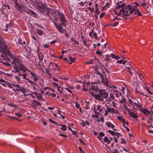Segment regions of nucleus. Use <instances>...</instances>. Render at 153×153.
Returning <instances> with one entry per match:
<instances>
[{
  "label": "nucleus",
  "instance_id": "nucleus-9",
  "mask_svg": "<svg viewBox=\"0 0 153 153\" xmlns=\"http://www.w3.org/2000/svg\"><path fill=\"white\" fill-rule=\"evenodd\" d=\"M93 111L94 113V114H92L91 116L93 118H98L100 115V112H97L95 108L93 109Z\"/></svg>",
  "mask_w": 153,
  "mask_h": 153
},
{
  "label": "nucleus",
  "instance_id": "nucleus-12",
  "mask_svg": "<svg viewBox=\"0 0 153 153\" xmlns=\"http://www.w3.org/2000/svg\"><path fill=\"white\" fill-rule=\"evenodd\" d=\"M91 88H89V91L90 93L92 95V93L91 92H92V93H94L93 92H92L93 91H97L98 90V88L95 86L94 85H92V86H91Z\"/></svg>",
  "mask_w": 153,
  "mask_h": 153
},
{
  "label": "nucleus",
  "instance_id": "nucleus-51",
  "mask_svg": "<svg viewBox=\"0 0 153 153\" xmlns=\"http://www.w3.org/2000/svg\"><path fill=\"white\" fill-rule=\"evenodd\" d=\"M50 89V88L48 87H45L44 88V89L43 90H42L41 92V93L42 94H44V91H45L47 89Z\"/></svg>",
  "mask_w": 153,
  "mask_h": 153
},
{
  "label": "nucleus",
  "instance_id": "nucleus-56",
  "mask_svg": "<svg viewBox=\"0 0 153 153\" xmlns=\"http://www.w3.org/2000/svg\"><path fill=\"white\" fill-rule=\"evenodd\" d=\"M1 62L3 63L5 65H6L7 66H11L10 64L9 63H8L7 62H5L4 61H1Z\"/></svg>",
  "mask_w": 153,
  "mask_h": 153
},
{
  "label": "nucleus",
  "instance_id": "nucleus-60",
  "mask_svg": "<svg viewBox=\"0 0 153 153\" xmlns=\"http://www.w3.org/2000/svg\"><path fill=\"white\" fill-rule=\"evenodd\" d=\"M93 33H94L93 31L90 32L89 33V36L92 38L94 37V36H93Z\"/></svg>",
  "mask_w": 153,
  "mask_h": 153
},
{
  "label": "nucleus",
  "instance_id": "nucleus-34",
  "mask_svg": "<svg viewBox=\"0 0 153 153\" xmlns=\"http://www.w3.org/2000/svg\"><path fill=\"white\" fill-rule=\"evenodd\" d=\"M19 43L20 44L23 45L25 43V42L24 40H23L22 39L19 38Z\"/></svg>",
  "mask_w": 153,
  "mask_h": 153
},
{
  "label": "nucleus",
  "instance_id": "nucleus-57",
  "mask_svg": "<svg viewBox=\"0 0 153 153\" xmlns=\"http://www.w3.org/2000/svg\"><path fill=\"white\" fill-rule=\"evenodd\" d=\"M14 77L15 78L16 80L17 81H20V78L17 76H14Z\"/></svg>",
  "mask_w": 153,
  "mask_h": 153
},
{
  "label": "nucleus",
  "instance_id": "nucleus-7",
  "mask_svg": "<svg viewBox=\"0 0 153 153\" xmlns=\"http://www.w3.org/2000/svg\"><path fill=\"white\" fill-rule=\"evenodd\" d=\"M27 74H23L22 76H23V78L27 80L29 84L31 85H37V84L36 83V82L33 81L27 78Z\"/></svg>",
  "mask_w": 153,
  "mask_h": 153
},
{
  "label": "nucleus",
  "instance_id": "nucleus-27",
  "mask_svg": "<svg viewBox=\"0 0 153 153\" xmlns=\"http://www.w3.org/2000/svg\"><path fill=\"white\" fill-rule=\"evenodd\" d=\"M14 1V3L15 4V7L16 9H19L20 8V6L19 5L18 3V0H13Z\"/></svg>",
  "mask_w": 153,
  "mask_h": 153
},
{
  "label": "nucleus",
  "instance_id": "nucleus-43",
  "mask_svg": "<svg viewBox=\"0 0 153 153\" xmlns=\"http://www.w3.org/2000/svg\"><path fill=\"white\" fill-rule=\"evenodd\" d=\"M125 102L126 99L123 97H122L121 100L119 101V102L121 103H125Z\"/></svg>",
  "mask_w": 153,
  "mask_h": 153
},
{
  "label": "nucleus",
  "instance_id": "nucleus-5",
  "mask_svg": "<svg viewBox=\"0 0 153 153\" xmlns=\"http://www.w3.org/2000/svg\"><path fill=\"white\" fill-rule=\"evenodd\" d=\"M122 16H129L131 14L134 12V8L130 5H128L123 9H121Z\"/></svg>",
  "mask_w": 153,
  "mask_h": 153
},
{
  "label": "nucleus",
  "instance_id": "nucleus-29",
  "mask_svg": "<svg viewBox=\"0 0 153 153\" xmlns=\"http://www.w3.org/2000/svg\"><path fill=\"white\" fill-rule=\"evenodd\" d=\"M110 113H114L116 114H118L119 111L118 110H115L113 108H110Z\"/></svg>",
  "mask_w": 153,
  "mask_h": 153
},
{
  "label": "nucleus",
  "instance_id": "nucleus-3",
  "mask_svg": "<svg viewBox=\"0 0 153 153\" xmlns=\"http://www.w3.org/2000/svg\"><path fill=\"white\" fill-rule=\"evenodd\" d=\"M91 93L92 96L96 99L100 101H103L104 99H106L108 97V94L105 90H99V93L98 94H95L94 93Z\"/></svg>",
  "mask_w": 153,
  "mask_h": 153
},
{
  "label": "nucleus",
  "instance_id": "nucleus-18",
  "mask_svg": "<svg viewBox=\"0 0 153 153\" xmlns=\"http://www.w3.org/2000/svg\"><path fill=\"white\" fill-rule=\"evenodd\" d=\"M113 94H114L112 93H111L110 94L109 97H107V99H106L107 101L109 102L110 100H112L114 98V97Z\"/></svg>",
  "mask_w": 153,
  "mask_h": 153
},
{
  "label": "nucleus",
  "instance_id": "nucleus-6",
  "mask_svg": "<svg viewBox=\"0 0 153 153\" xmlns=\"http://www.w3.org/2000/svg\"><path fill=\"white\" fill-rule=\"evenodd\" d=\"M15 86L14 87L16 88H13V90L14 91L15 93H16V91L22 92L24 93L26 92V90L25 87L21 86L18 84H15Z\"/></svg>",
  "mask_w": 153,
  "mask_h": 153
},
{
  "label": "nucleus",
  "instance_id": "nucleus-53",
  "mask_svg": "<svg viewBox=\"0 0 153 153\" xmlns=\"http://www.w3.org/2000/svg\"><path fill=\"white\" fill-rule=\"evenodd\" d=\"M120 135L121 134L120 133L118 132H116L114 135V137H116V136H117V137H116V138H118L120 136Z\"/></svg>",
  "mask_w": 153,
  "mask_h": 153
},
{
  "label": "nucleus",
  "instance_id": "nucleus-11",
  "mask_svg": "<svg viewBox=\"0 0 153 153\" xmlns=\"http://www.w3.org/2000/svg\"><path fill=\"white\" fill-rule=\"evenodd\" d=\"M25 13L30 15L31 16L35 18L37 17L38 15L37 14L31 10H29V11H26Z\"/></svg>",
  "mask_w": 153,
  "mask_h": 153
},
{
  "label": "nucleus",
  "instance_id": "nucleus-20",
  "mask_svg": "<svg viewBox=\"0 0 153 153\" xmlns=\"http://www.w3.org/2000/svg\"><path fill=\"white\" fill-rule=\"evenodd\" d=\"M113 94L115 95V97L117 98L119 97L120 96H121V93L117 90L114 91Z\"/></svg>",
  "mask_w": 153,
  "mask_h": 153
},
{
  "label": "nucleus",
  "instance_id": "nucleus-15",
  "mask_svg": "<svg viewBox=\"0 0 153 153\" xmlns=\"http://www.w3.org/2000/svg\"><path fill=\"white\" fill-rule=\"evenodd\" d=\"M19 69L21 71L24 72H25L26 70L27 71V69H28L25 66L22 65V64L19 66Z\"/></svg>",
  "mask_w": 153,
  "mask_h": 153
},
{
  "label": "nucleus",
  "instance_id": "nucleus-24",
  "mask_svg": "<svg viewBox=\"0 0 153 153\" xmlns=\"http://www.w3.org/2000/svg\"><path fill=\"white\" fill-rule=\"evenodd\" d=\"M117 118L120 121H121L123 124H125V121L122 116H118Z\"/></svg>",
  "mask_w": 153,
  "mask_h": 153
},
{
  "label": "nucleus",
  "instance_id": "nucleus-59",
  "mask_svg": "<svg viewBox=\"0 0 153 153\" xmlns=\"http://www.w3.org/2000/svg\"><path fill=\"white\" fill-rule=\"evenodd\" d=\"M88 8L90 10V11L91 12H93L94 11V7H93L92 8H91V7H88Z\"/></svg>",
  "mask_w": 153,
  "mask_h": 153
},
{
  "label": "nucleus",
  "instance_id": "nucleus-39",
  "mask_svg": "<svg viewBox=\"0 0 153 153\" xmlns=\"http://www.w3.org/2000/svg\"><path fill=\"white\" fill-rule=\"evenodd\" d=\"M95 61L93 59H91L90 61H87L86 63L87 64H93L94 63Z\"/></svg>",
  "mask_w": 153,
  "mask_h": 153
},
{
  "label": "nucleus",
  "instance_id": "nucleus-8",
  "mask_svg": "<svg viewBox=\"0 0 153 153\" xmlns=\"http://www.w3.org/2000/svg\"><path fill=\"white\" fill-rule=\"evenodd\" d=\"M27 71L30 72L31 75V78H33L34 81H36L39 80V76L35 73H34L28 69H27Z\"/></svg>",
  "mask_w": 153,
  "mask_h": 153
},
{
  "label": "nucleus",
  "instance_id": "nucleus-30",
  "mask_svg": "<svg viewBox=\"0 0 153 153\" xmlns=\"http://www.w3.org/2000/svg\"><path fill=\"white\" fill-rule=\"evenodd\" d=\"M142 90H143L144 91H147L150 94H152V93L150 91L149 89L145 87H143Z\"/></svg>",
  "mask_w": 153,
  "mask_h": 153
},
{
  "label": "nucleus",
  "instance_id": "nucleus-48",
  "mask_svg": "<svg viewBox=\"0 0 153 153\" xmlns=\"http://www.w3.org/2000/svg\"><path fill=\"white\" fill-rule=\"evenodd\" d=\"M69 59L70 60L71 62L69 63V64H71L73 62H74V60L75 59V58H72L71 57H69Z\"/></svg>",
  "mask_w": 153,
  "mask_h": 153
},
{
  "label": "nucleus",
  "instance_id": "nucleus-23",
  "mask_svg": "<svg viewBox=\"0 0 153 153\" xmlns=\"http://www.w3.org/2000/svg\"><path fill=\"white\" fill-rule=\"evenodd\" d=\"M134 15H137L138 16H141L142 15V14L138 10H135V8H134Z\"/></svg>",
  "mask_w": 153,
  "mask_h": 153
},
{
  "label": "nucleus",
  "instance_id": "nucleus-14",
  "mask_svg": "<svg viewBox=\"0 0 153 153\" xmlns=\"http://www.w3.org/2000/svg\"><path fill=\"white\" fill-rule=\"evenodd\" d=\"M13 72L16 73L19 72V66L14 65L13 66V69L12 70Z\"/></svg>",
  "mask_w": 153,
  "mask_h": 153
},
{
  "label": "nucleus",
  "instance_id": "nucleus-52",
  "mask_svg": "<svg viewBox=\"0 0 153 153\" xmlns=\"http://www.w3.org/2000/svg\"><path fill=\"white\" fill-rule=\"evenodd\" d=\"M96 53L97 54H98L99 56H101L102 55V52H101L99 51H97L96 52Z\"/></svg>",
  "mask_w": 153,
  "mask_h": 153
},
{
  "label": "nucleus",
  "instance_id": "nucleus-45",
  "mask_svg": "<svg viewBox=\"0 0 153 153\" xmlns=\"http://www.w3.org/2000/svg\"><path fill=\"white\" fill-rule=\"evenodd\" d=\"M9 118L13 119V120H18L19 121H20L19 120L18 118H17L16 117H14V116H7Z\"/></svg>",
  "mask_w": 153,
  "mask_h": 153
},
{
  "label": "nucleus",
  "instance_id": "nucleus-58",
  "mask_svg": "<svg viewBox=\"0 0 153 153\" xmlns=\"http://www.w3.org/2000/svg\"><path fill=\"white\" fill-rule=\"evenodd\" d=\"M112 23L113 24L114 27H115L118 25L119 22L118 21H116L114 22H113Z\"/></svg>",
  "mask_w": 153,
  "mask_h": 153
},
{
  "label": "nucleus",
  "instance_id": "nucleus-54",
  "mask_svg": "<svg viewBox=\"0 0 153 153\" xmlns=\"http://www.w3.org/2000/svg\"><path fill=\"white\" fill-rule=\"evenodd\" d=\"M33 101L35 102L36 104V106H37V105H39V106L41 105V103L38 101L34 100H33Z\"/></svg>",
  "mask_w": 153,
  "mask_h": 153
},
{
  "label": "nucleus",
  "instance_id": "nucleus-10",
  "mask_svg": "<svg viewBox=\"0 0 153 153\" xmlns=\"http://www.w3.org/2000/svg\"><path fill=\"white\" fill-rule=\"evenodd\" d=\"M135 92L136 93L139 94L145 97L147 96L145 93L146 92H144L143 90H142V88L141 90H139L137 88H135Z\"/></svg>",
  "mask_w": 153,
  "mask_h": 153
},
{
  "label": "nucleus",
  "instance_id": "nucleus-16",
  "mask_svg": "<svg viewBox=\"0 0 153 153\" xmlns=\"http://www.w3.org/2000/svg\"><path fill=\"white\" fill-rule=\"evenodd\" d=\"M141 111L142 112L144 113L147 116H149V115L151 114V112L145 109H143L141 110Z\"/></svg>",
  "mask_w": 153,
  "mask_h": 153
},
{
  "label": "nucleus",
  "instance_id": "nucleus-17",
  "mask_svg": "<svg viewBox=\"0 0 153 153\" xmlns=\"http://www.w3.org/2000/svg\"><path fill=\"white\" fill-rule=\"evenodd\" d=\"M122 10L121 9H120V11L119 13H118V10H116L115 9L114 10V11L115 14L119 16H122Z\"/></svg>",
  "mask_w": 153,
  "mask_h": 153
},
{
  "label": "nucleus",
  "instance_id": "nucleus-49",
  "mask_svg": "<svg viewBox=\"0 0 153 153\" xmlns=\"http://www.w3.org/2000/svg\"><path fill=\"white\" fill-rule=\"evenodd\" d=\"M96 73L97 75H99L100 76L101 79H102V78L103 77V75L99 71H97L96 72Z\"/></svg>",
  "mask_w": 153,
  "mask_h": 153
},
{
  "label": "nucleus",
  "instance_id": "nucleus-21",
  "mask_svg": "<svg viewBox=\"0 0 153 153\" xmlns=\"http://www.w3.org/2000/svg\"><path fill=\"white\" fill-rule=\"evenodd\" d=\"M140 4L141 6L143 7H144L145 9L146 10L147 8H148L149 7L148 5H147V4L146 2H142L141 3H140Z\"/></svg>",
  "mask_w": 153,
  "mask_h": 153
},
{
  "label": "nucleus",
  "instance_id": "nucleus-44",
  "mask_svg": "<svg viewBox=\"0 0 153 153\" xmlns=\"http://www.w3.org/2000/svg\"><path fill=\"white\" fill-rule=\"evenodd\" d=\"M133 4L134 5L132 7H134V8H135V7H139V4L138 3L136 2H134L133 3Z\"/></svg>",
  "mask_w": 153,
  "mask_h": 153
},
{
  "label": "nucleus",
  "instance_id": "nucleus-50",
  "mask_svg": "<svg viewBox=\"0 0 153 153\" xmlns=\"http://www.w3.org/2000/svg\"><path fill=\"white\" fill-rule=\"evenodd\" d=\"M106 56V58L105 59L107 61H109L110 60H111V59L109 58V57H110V56H109V54H107L105 55Z\"/></svg>",
  "mask_w": 153,
  "mask_h": 153
},
{
  "label": "nucleus",
  "instance_id": "nucleus-19",
  "mask_svg": "<svg viewBox=\"0 0 153 153\" xmlns=\"http://www.w3.org/2000/svg\"><path fill=\"white\" fill-rule=\"evenodd\" d=\"M0 82H1L0 84L3 85L5 87H6L7 86V84L8 82L6 81H5L4 80L1 79H0Z\"/></svg>",
  "mask_w": 153,
  "mask_h": 153
},
{
  "label": "nucleus",
  "instance_id": "nucleus-46",
  "mask_svg": "<svg viewBox=\"0 0 153 153\" xmlns=\"http://www.w3.org/2000/svg\"><path fill=\"white\" fill-rule=\"evenodd\" d=\"M108 132L110 134H111L113 136H114L116 133L114 131H112L110 130H108Z\"/></svg>",
  "mask_w": 153,
  "mask_h": 153
},
{
  "label": "nucleus",
  "instance_id": "nucleus-37",
  "mask_svg": "<svg viewBox=\"0 0 153 153\" xmlns=\"http://www.w3.org/2000/svg\"><path fill=\"white\" fill-rule=\"evenodd\" d=\"M117 62L119 63H122L124 65L126 63V62L125 60L123 61L122 59H121L119 60H117Z\"/></svg>",
  "mask_w": 153,
  "mask_h": 153
},
{
  "label": "nucleus",
  "instance_id": "nucleus-55",
  "mask_svg": "<svg viewBox=\"0 0 153 153\" xmlns=\"http://www.w3.org/2000/svg\"><path fill=\"white\" fill-rule=\"evenodd\" d=\"M9 27H10V25L9 24L7 25L6 26V29H4V30L6 31H8Z\"/></svg>",
  "mask_w": 153,
  "mask_h": 153
},
{
  "label": "nucleus",
  "instance_id": "nucleus-28",
  "mask_svg": "<svg viewBox=\"0 0 153 153\" xmlns=\"http://www.w3.org/2000/svg\"><path fill=\"white\" fill-rule=\"evenodd\" d=\"M130 116L133 118H137L138 117L137 115L133 112H130Z\"/></svg>",
  "mask_w": 153,
  "mask_h": 153
},
{
  "label": "nucleus",
  "instance_id": "nucleus-2",
  "mask_svg": "<svg viewBox=\"0 0 153 153\" xmlns=\"http://www.w3.org/2000/svg\"><path fill=\"white\" fill-rule=\"evenodd\" d=\"M1 57L3 58L4 60L10 61L12 64L17 66H19L22 63V61L16 55L8 52L6 55H1Z\"/></svg>",
  "mask_w": 153,
  "mask_h": 153
},
{
  "label": "nucleus",
  "instance_id": "nucleus-64",
  "mask_svg": "<svg viewBox=\"0 0 153 153\" xmlns=\"http://www.w3.org/2000/svg\"><path fill=\"white\" fill-rule=\"evenodd\" d=\"M85 126H86V125L88 126H89L90 125V123L87 120H86L85 121Z\"/></svg>",
  "mask_w": 153,
  "mask_h": 153
},
{
  "label": "nucleus",
  "instance_id": "nucleus-38",
  "mask_svg": "<svg viewBox=\"0 0 153 153\" xmlns=\"http://www.w3.org/2000/svg\"><path fill=\"white\" fill-rule=\"evenodd\" d=\"M37 33L40 36L42 35L43 34V32L42 30L37 29L36 30Z\"/></svg>",
  "mask_w": 153,
  "mask_h": 153
},
{
  "label": "nucleus",
  "instance_id": "nucleus-35",
  "mask_svg": "<svg viewBox=\"0 0 153 153\" xmlns=\"http://www.w3.org/2000/svg\"><path fill=\"white\" fill-rule=\"evenodd\" d=\"M85 108L87 109H90V107L89 105V103L87 102L86 101H85Z\"/></svg>",
  "mask_w": 153,
  "mask_h": 153
},
{
  "label": "nucleus",
  "instance_id": "nucleus-63",
  "mask_svg": "<svg viewBox=\"0 0 153 153\" xmlns=\"http://www.w3.org/2000/svg\"><path fill=\"white\" fill-rule=\"evenodd\" d=\"M65 89L67 90L69 93H72V91L69 88H66Z\"/></svg>",
  "mask_w": 153,
  "mask_h": 153
},
{
  "label": "nucleus",
  "instance_id": "nucleus-4",
  "mask_svg": "<svg viewBox=\"0 0 153 153\" xmlns=\"http://www.w3.org/2000/svg\"><path fill=\"white\" fill-rule=\"evenodd\" d=\"M36 52L37 53V56L39 59V62L37 65L39 68L40 69H42V65L44 67L43 62V59L44 57V55L43 53L40 51V49L39 48H37L36 50Z\"/></svg>",
  "mask_w": 153,
  "mask_h": 153
},
{
  "label": "nucleus",
  "instance_id": "nucleus-32",
  "mask_svg": "<svg viewBox=\"0 0 153 153\" xmlns=\"http://www.w3.org/2000/svg\"><path fill=\"white\" fill-rule=\"evenodd\" d=\"M60 126H62L61 129L63 131H65L67 130L66 126L65 125H59Z\"/></svg>",
  "mask_w": 153,
  "mask_h": 153
},
{
  "label": "nucleus",
  "instance_id": "nucleus-40",
  "mask_svg": "<svg viewBox=\"0 0 153 153\" xmlns=\"http://www.w3.org/2000/svg\"><path fill=\"white\" fill-rule=\"evenodd\" d=\"M104 140L105 143H107V144H109L110 143V141L107 137H105L104 138Z\"/></svg>",
  "mask_w": 153,
  "mask_h": 153
},
{
  "label": "nucleus",
  "instance_id": "nucleus-41",
  "mask_svg": "<svg viewBox=\"0 0 153 153\" xmlns=\"http://www.w3.org/2000/svg\"><path fill=\"white\" fill-rule=\"evenodd\" d=\"M97 121L98 122H100V121H101L102 123H103L104 122V118L102 116H101L100 120L98 119L97 120Z\"/></svg>",
  "mask_w": 153,
  "mask_h": 153
},
{
  "label": "nucleus",
  "instance_id": "nucleus-13",
  "mask_svg": "<svg viewBox=\"0 0 153 153\" xmlns=\"http://www.w3.org/2000/svg\"><path fill=\"white\" fill-rule=\"evenodd\" d=\"M105 124L108 127L112 128L114 131H117V129L114 128L115 126L110 122H106L105 123Z\"/></svg>",
  "mask_w": 153,
  "mask_h": 153
},
{
  "label": "nucleus",
  "instance_id": "nucleus-36",
  "mask_svg": "<svg viewBox=\"0 0 153 153\" xmlns=\"http://www.w3.org/2000/svg\"><path fill=\"white\" fill-rule=\"evenodd\" d=\"M119 7L120 8H121V9H124V8L126 6V4L123 3L120 4V3H119Z\"/></svg>",
  "mask_w": 153,
  "mask_h": 153
},
{
  "label": "nucleus",
  "instance_id": "nucleus-62",
  "mask_svg": "<svg viewBox=\"0 0 153 153\" xmlns=\"http://www.w3.org/2000/svg\"><path fill=\"white\" fill-rule=\"evenodd\" d=\"M105 106L107 108V110L106 111L107 112H110V108H109L108 107V105H105Z\"/></svg>",
  "mask_w": 153,
  "mask_h": 153
},
{
  "label": "nucleus",
  "instance_id": "nucleus-61",
  "mask_svg": "<svg viewBox=\"0 0 153 153\" xmlns=\"http://www.w3.org/2000/svg\"><path fill=\"white\" fill-rule=\"evenodd\" d=\"M15 114L18 117H22L23 115L19 113H16Z\"/></svg>",
  "mask_w": 153,
  "mask_h": 153
},
{
  "label": "nucleus",
  "instance_id": "nucleus-22",
  "mask_svg": "<svg viewBox=\"0 0 153 153\" xmlns=\"http://www.w3.org/2000/svg\"><path fill=\"white\" fill-rule=\"evenodd\" d=\"M38 100L39 101H44V100L43 97L42 96L41 94L38 93L36 96Z\"/></svg>",
  "mask_w": 153,
  "mask_h": 153
},
{
  "label": "nucleus",
  "instance_id": "nucleus-31",
  "mask_svg": "<svg viewBox=\"0 0 153 153\" xmlns=\"http://www.w3.org/2000/svg\"><path fill=\"white\" fill-rule=\"evenodd\" d=\"M111 56L112 58H114L116 59H118L120 58V57H119L118 56L115 55L113 53H111Z\"/></svg>",
  "mask_w": 153,
  "mask_h": 153
},
{
  "label": "nucleus",
  "instance_id": "nucleus-26",
  "mask_svg": "<svg viewBox=\"0 0 153 153\" xmlns=\"http://www.w3.org/2000/svg\"><path fill=\"white\" fill-rule=\"evenodd\" d=\"M102 82V83H104L105 85H107L108 83L107 78H105V79H104L103 77L102 79H101Z\"/></svg>",
  "mask_w": 153,
  "mask_h": 153
},
{
  "label": "nucleus",
  "instance_id": "nucleus-42",
  "mask_svg": "<svg viewBox=\"0 0 153 153\" xmlns=\"http://www.w3.org/2000/svg\"><path fill=\"white\" fill-rule=\"evenodd\" d=\"M97 110H99L100 112H102L103 111V108H101L100 105H98L97 106Z\"/></svg>",
  "mask_w": 153,
  "mask_h": 153
},
{
  "label": "nucleus",
  "instance_id": "nucleus-1",
  "mask_svg": "<svg viewBox=\"0 0 153 153\" xmlns=\"http://www.w3.org/2000/svg\"><path fill=\"white\" fill-rule=\"evenodd\" d=\"M38 9L43 15L48 17L49 19H53L56 21H59L60 23L58 25L56 22H53L55 27L61 33H64L65 30L63 27H65L66 20L65 15L63 13L57 10H52L46 7L43 5L39 6Z\"/></svg>",
  "mask_w": 153,
  "mask_h": 153
},
{
  "label": "nucleus",
  "instance_id": "nucleus-47",
  "mask_svg": "<svg viewBox=\"0 0 153 153\" xmlns=\"http://www.w3.org/2000/svg\"><path fill=\"white\" fill-rule=\"evenodd\" d=\"M57 90L61 94L62 93V88L60 87H57Z\"/></svg>",
  "mask_w": 153,
  "mask_h": 153
},
{
  "label": "nucleus",
  "instance_id": "nucleus-33",
  "mask_svg": "<svg viewBox=\"0 0 153 153\" xmlns=\"http://www.w3.org/2000/svg\"><path fill=\"white\" fill-rule=\"evenodd\" d=\"M133 104L134 105H135L137 107H140L142 105L141 104L140 102H138V103H137L134 102H133Z\"/></svg>",
  "mask_w": 153,
  "mask_h": 153
},
{
  "label": "nucleus",
  "instance_id": "nucleus-25",
  "mask_svg": "<svg viewBox=\"0 0 153 153\" xmlns=\"http://www.w3.org/2000/svg\"><path fill=\"white\" fill-rule=\"evenodd\" d=\"M7 85L8 87L12 89H13V87H15V84L11 83L9 82H8Z\"/></svg>",
  "mask_w": 153,
  "mask_h": 153
}]
</instances>
